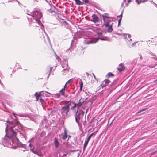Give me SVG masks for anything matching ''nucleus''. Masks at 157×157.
<instances>
[{
  "mask_svg": "<svg viewBox=\"0 0 157 157\" xmlns=\"http://www.w3.org/2000/svg\"><path fill=\"white\" fill-rule=\"evenodd\" d=\"M7 122L9 123V124H6V127L5 129L6 135L4 139H3V141L6 144L8 143L10 144H11L12 143L16 144L18 147H25V145L20 142L16 136V132L15 130H17V125H16L13 127L11 126L10 128L9 124H12L13 121H9L8 119L7 121Z\"/></svg>",
  "mask_w": 157,
  "mask_h": 157,
  "instance_id": "nucleus-1",
  "label": "nucleus"
},
{
  "mask_svg": "<svg viewBox=\"0 0 157 157\" xmlns=\"http://www.w3.org/2000/svg\"><path fill=\"white\" fill-rule=\"evenodd\" d=\"M42 15L41 13L39 10H36L33 11L32 15V17L34 20V23L36 24H37V25H36V26L38 27L41 24V23L40 19L42 17Z\"/></svg>",
  "mask_w": 157,
  "mask_h": 157,
  "instance_id": "nucleus-2",
  "label": "nucleus"
},
{
  "mask_svg": "<svg viewBox=\"0 0 157 157\" xmlns=\"http://www.w3.org/2000/svg\"><path fill=\"white\" fill-rule=\"evenodd\" d=\"M71 105V102L68 101L66 105L62 107L59 110V112L62 116L65 117L67 116L68 113L70 111L69 108Z\"/></svg>",
  "mask_w": 157,
  "mask_h": 157,
  "instance_id": "nucleus-3",
  "label": "nucleus"
},
{
  "mask_svg": "<svg viewBox=\"0 0 157 157\" xmlns=\"http://www.w3.org/2000/svg\"><path fill=\"white\" fill-rule=\"evenodd\" d=\"M84 112L82 110H78L76 112L75 114V119L77 123L79 124L82 121L83 117Z\"/></svg>",
  "mask_w": 157,
  "mask_h": 157,
  "instance_id": "nucleus-4",
  "label": "nucleus"
},
{
  "mask_svg": "<svg viewBox=\"0 0 157 157\" xmlns=\"http://www.w3.org/2000/svg\"><path fill=\"white\" fill-rule=\"evenodd\" d=\"M101 16L104 21V23L102 26L108 27L109 25V23L111 21V20L109 19L110 18L109 14L107 13H105L102 14Z\"/></svg>",
  "mask_w": 157,
  "mask_h": 157,
  "instance_id": "nucleus-5",
  "label": "nucleus"
},
{
  "mask_svg": "<svg viewBox=\"0 0 157 157\" xmlns=\"http://www.w3.org/2000/svg\"><path fill=\"white\" fill-rule=\"evenodd\" d=\"M99 38H93L90 40L86 41L85 42V43L87 44H89L91 43H95L98 41Z\"/></svg>",
  "mask_w": 157,
  "mask_h": 157,
  "instance_id": "nucleus-6",
  "label": "nucleus"
},
{
  "mask_svg": "<svg viewBox=\"0 0 157 157\" xmlns=\"http://www.w3.org/2000/svg\"><path fill=\"white\" fill-rule=\"evenodd\" d=\"M110 82V81L108 79H105L101 83L99 87H102L103 88V87L107 86Z\"/></svg>",
  "mask_w": 157,
  "mask_h": 157,
  "instance_id": "nucleus-7",
  "label": "nucleus"
},
{
  "mask_svg": "<svg viewBox=\"0 0 157 157\" xmlns=\"http://www.w3.org/2000/svg\"><path fill=\"white\" fill-rule=\"evenodd\" d=\"M92 17L93 18L92 19L90 20L91 22H93L94 23L98 22L99 21L98 17L95 14H93Z\"/></svg>",
  "mask_w": 157,
  "mask_h": 157,
  "instance_id": "nucleus-8",
  "label": "nucleus"
},
{
  "mask_svg": "<svg viewBox=\"0 0 157 157\" xmlns=\"http://www.w3.org/2000/svg\"><path fill=\"white\" fill-rule=\"evenodd\" d=\"M54 144L55 148H57L59 147V143L58 140L57 138L56 137L54 138Z\"/></svg>",
  "mask_w": 157,
  "mask_h": 157,
  "instance_id": "nucleus-9",
  "label": "nucleus"
},
{
  "mask_svg": "<svg viewBox=\"0 0 157 157\" xmlns=\"http://www.w3.org/2000/svg\"><path fill=\"white\" fill-rule=\"evenodd\" d=\"M44 32L45 35V36H44L43 37L44 41L45 42H48V43H50V40L49 37L46 33L44 31Z\"/></svg>",
  "mask_w": 157,
  "mask_h": 157,
  "instance_id": "nucleus-10",
  "label": "nucleus"
},
{
  "mask_svg": "<svg viewBox=\"0 0 157 157\" xmlns=\"http://www.w3.org/2000/svg\"><path fill=\"white\" fill-rule=\"evenodd\" d=\"M65 62L66 63V65L65 66H62V68H64L65 67V68L63 69V70L62 71L63 72L64 71H65L66 73H67L68 72V71L67 70V67H68V63L67 62L66 60H65Z\"/></svg>",
  "mask_w": 157,
  "mask_h": 157,
  "instance_id": "nucleus-11",
  "label": "nucleus"
},
{
  "mask_svg": "<svg viewBox=\"0 0 157 157\" xmlns=\"http://www.w3.org/2000/svg\"><path fill=\"white\" fill-rule=\"evenodd\" d=\"M84 102V101L83 100V99L82 100L81 99H80L79 100V102L77 104V107H78V108H79L83 104Z\"/></svg>",
  "mask_w": 157,
  "mask_h": 157,
  "instance_id": "nucleus-12",
  "label": "nucleus"
},
{
  "mask_svg": "<svg viewBox=\"0 0 157 157\" xmlns=\"http://www.w3.org/2000/svg\"><path fill=\"white\" fill-rule=\"evenodd\" d=\"M136 2L138 4H140L141 2H144L147 1V0H135ZM131 1V0H128V3H130Z\"/></svg>",
  "mask_w": 157,
  "mask_h": 157,
  "instance_id": "nucleus-13",
  "label": "nucleus"
},
{
  "mask_svg": "<svg viewBox=\"0 0 157 157\" xmlns=\"http://www.w3.org/2000/svg\"><path fill=\"white\" fill-rule=\"evenodd\" d=\"M112 23L111 25H110V23H109V25L108 27V28L107 29V31L108 32H111L113 31V29L112 27Z\"/></svg>",
  "mask_w": 157,
  "mask_h": 157,
  "instance_id": "nucleus-14",
  "label": "nucleus"
},
{
  "mask_svg": "<svg viewBox=\"0 0 157 157\" xmlns=\"http://www.w3.org/2000/svg\"><path fill=\"white\" fill-rule=\"evenodd\" d=\"M64 131V134L63 135L62 137V138L63 140H65L66 139L68 136L66 130L65 129Z\"/></svg>",
  "mask_w": 157,
  "mask_h": 157,
  "instance_id": "nucleus-15",
  "label": "nucleus"
},
{
  "mask_svg": "<svg viewBox=\"0 0 157 157\" xmlns=\"http://www.w3.org/2000/svg\"><path fill=\"white\" fill-rule=\"evenodd\" d=\"M120 66L121 67V68H118V70L120 72H121L125 68V67L123 65V64L122 63H121L119 64Z\"/></svg>",
  "mask_w": 157,
  "mask_h": 157,
  "instance_id": "nucleus-16",
  "label": "nucleus"
},
{
  "mask_svg": "<svg viewBox=\"0 0 157 157\" xmlns=\"http://www.w3.org/2000/svg\"><path fill=\"white\" fill-rule=\"evenodd\" d=\"M35 96H36V101H38L39 99V98L40 97L41 94H37V93L36 92L35 94Z\"/></svg>",
  "mask_w": 157,
  "mask_h": 157,
  "instance_id": "nucleus-17",
  "label": "nucleus"
},
{
  "mask_svg": "<svg viewBox=\"0 0 157 157\" xmlns=\"http://www.w3.org/2000/svg\"><path fill=\"white\" fill-rule=\"evenodd\" d=\"M99 39H100L101 40H102L108 41L109 40V39L107 37H101V38H100V37H99Z\"/></svg>",
  "mask_w": 157,
  "mask_h": 157,
  "instance_id": "nucleus-18",
  "label": "nucleus"
},
{
  "mask_svg": "<svg viewBox=\"0 0 157 157\" xmlns=\"http://www.w3.org/2000/svg\"><path fill=\"white\" fill-rule=\"evenodd\" d=\"M89 141H87V140L85 141L84 142V144L83 146V150H84V149L86 148L88 144V143Z\"/></svg>",
  "mask_w": 157,
  "mask_h": 157,
  "instance_id": "nucleus-19",
  "label": "nucleus"
},
{
  "mask_svg": "<svg viewBox=\"0 0 157 157\" xmlns=\"http://www.w3.org/2000/svg\"><path fill=\"white\" fill-rule=\"evenodd\" d=\"M62 24L66 28H67L68 26V24L65 21H63L62 22Z\"/></svg>",
  "mask_w": 157,
  "mask_h": 157,
  "instance_id": "nucleus-20",
  "label": "nucleus"
},
{
  "mask_svg": "<svg viewBox=\"0 0 157 157\" xmlns=\"http://www.w3.org/2000/svg\"><path fill=\"white\" fill-rule=\"evenodd\" d=\"M25 11L26 12L27 14L30 16L32 17V13L29 11L27 10L26 11Z\"/></svg>",
  "mask_w": 157,
  "mask_h": 157,
  "instance_id": "nucleus-21",
  "label": "nucleus"
},
{
  "mask_svg": "<svg viewBox=\"0 0 157 157\" xmlns=\"http://www.w3.org/2000/svg\"><path fill=\"white\" fill-rule=\"evenodd\" d=\"M39 100L40 101V103L41 104V105L43 106V105H44L45 104V102L44 100H43L41 98H40L39 99Z\"/></svg>",
  "mask_w": 157,
  "mask_h": 157,
  "instance_id": "nucleus-22",
  "label": "nucleus"
},
{
  "mask_svg": "<svg viewBox=\"0 0 157 157\" xmlns=\"http://www.w3.org/2000/svg\"><path fill=\"white\" fill-rule=\"evenodd\" d=\"M64 88H62L59 92V93H62V95H64Z\"/></svg>",
  "mask_w": 157,
  "mask_h": 157,
  "instance_id": "nucleus-23",
  "label": "nucleus"
},
{
  "mask_svg": "<svg viewBox=\"0 0 157 157\" xmlns=\"http://www.w3.org/2000/svg\"><path fill=\"white\" fill-rule=\"evenodd\" d=\"M76 3L78 5H81L82 4V3L81 1L79 0H74Z\"/></svg>",
  "mask_w": 157,
  "mask_h": 157,
  "instance_id": "nucleus-24",
  "label": "nucleus"
},
{
  "mask_svg": "<svg viewBox=\"0 0 157 157\" xmlns=\"http://www.w3.org/2000/svg\"><path fill=\"white\" fill-rule=\"evenodd\" d=\"M13 114L14 115V117H15V120H16L17 123H18V122H19V121H18V117L16 116V114L14 113H13Z\"/></svg>",
  "mask_w": 157,
  "mask_h": 157,
  "instance_id": "nucleus-25",
  "label": "nucleus"
},
{
  "mask_svg": "<svg viewBox=\"0 0 157 157\" xmlns=\"http://www.w3.org/2000/svg\"><path fill=\"white\" fill-rule=\"evenodd\" d=\"M74 104V106H73L71 108V109L72 110H74L76 108V107L77 106V105L76 103H73Z\"/></svg>",
  "mask_w": 157,
  "mask_h": 157,
  "instance_id": "nucleus-26",
  "label": "nucleus"
},
{
  "mask_svg": "<svg viewBox=\"0 0 157 157\" xmlns=\"http://www.w3.org/2000/svg\"><path fill=\"white\" fill-rule=\"evenodd\" d=\"M79 84L80 85V90H81L83 86V82L81 80V81Z\"/></svg>",
  "mask_w": 157,
  "mask_h": 157,
  "instance_id": "nucleus-27",
  "label": "nucleus"
},
{
  "mask_svg": "<svg viewBox=\"0 0 157 157\" xmlns=\"http://www.w3.org/2000/svg\"><path fill=\"white\" fill-rule=\"evenodd\" d=\"M49 12L50 13H51V14H52L53 15H54L56 14V12L55 11L52 10H49Z\"/></svg>",
  "mask_w": 157,
  "mask_h": 157,
  "instance_id": "nucleus-28",
  "label": "nucleus"
},
{
  "mask_svg": "<svg viewBox=\"0 0 157 157\" xmlns=\"http://www.w3.org/2000/svg\"><path fill=\"white\" fill-rule=\"evenodd\" d=\"M94 134V133H92L91 134H90L89 136L88 137V138L87 140V141H89L90 138L91 137V136Z\"/></svg>",
  "mask_w": 157,
  "mask_h": 157,
  "instance_id": "nucleus-29",
  "label": "nucleus"
},
{
  "mask_svg": "<svg viewBox=\"0 0 157 157\" xmlns=\"http://www.w3.org/2000/svg\"><path fill=\"white\" fill-rule=\"evenodd\" d=\"M107 75L108 76L110 77L111 76H113L114 75L111 72H109L107 74Z\"/></svg>",
  "mask_w": 157,
  "mask_h": 157,
  "instance_id": "nucleus-30",
  "label": "nucleus"
},
{
  "mask_svg": "<svg viewBox=\"0 0 157 157\" xmlns=\"http://www.w3.org/2000/svg\"><path fill=\"white\" fill-rule=\"evenodd\" d=\"M52 67H48L47 68V69L48 70V71H50V73H49V74L48 75V77L49 76V75L51 71H52Z\"/></svg>",
  "mask_w": 157,
  "mask_h": 157,
  "instance_id": "nucleus-31",
  "label": "nucleus"
},
{
  "mask_svg": "<svg viewBox=\"0 0 157 157\" xmlns=\"http://www.w3.org/2000/svg\"><path fill=\"white\" fill-rule=\"evenodd\" d=\"M16 115L17 116H20V117H24V114H16Z\"/></svg>",
  "mask_w": 157,
  "mask_h": 157,
  "instance_id": "nucleus-32",
  "label": "nucleus"
},
{
  "mask_svg": "<svg viewBox=\"0 0 157 157\" xmlns=\"http://www.w3.org/2000/svg\"><path fill=\"white\" fill-rule=\"evenodd\" d=\"M121 19H122V17H121V18H120V19L118 20V26L119 25L120 23V22L121 21Z\"/></svg>",
  "mask_w": 157,
  "mask_h": 157,
  "instance_id": "nucleus-33",
  "label": "nucleus"
},
{
  "mask_svg": "<svg viewBox=\"0 0 157 157\" xmlns=\"http://www.w3.org/2000/svg\"><path fill=\"white\" fill-rule=\"evenodd\" d=\"M85 3H89V0H82Z\"/></svg>",
  "mask_w": 157,
  "mask_h": 157,
  "instance_id": "nucleus-34",
  "label": "nucleus"
},
{
  "mask_svg": "<svg viewBox=\"0 0 157 157\" xmlns=\"http://www.w3.org/2000/svg\"><path fill=\"white\" fill-rule=\"evenodd\" d=\"M55 96L56 97H57L58 98H59V97L60 95L59 94H55Z\"/></svg>",
  "mask_w": 157,
  "mask_h": 157,
  "instance_id": "nucleus-35",
  "label": "nucleus"
},
{
  "mask_svg": "<svg viewBox=\"0 0 157 157\" xmlns=\"http://www.w3.org/2000/svg\"><path fill=\"white\" fill-rule=\"evenodd\" d=\"M56 58L58 61H59V59H60L59 57H58V56H56Z\"/></svg>",
  "mask_w": 157,
  "mask_h": 157,
  "instance_id": "nucleus-36",
  "label": "nucleus"
},
{
  "mask_svg": "<svg viewBox=\"0 0 157 157\" xmlns=\"http://www.w3.org/2000/svg\"><path fill=\"white\" fill-rule=\"evenodd\" d=\"M154 39L155 40V41H154V42H157V37H154Z\"/></svg>",
  "mask_w": 157,
  "mask_h": 157,
  "instance_id": "nucleus-37",
  "label": "nucleus"
},
{
  "mask_svg": "<svg viewBox=\"0 0 157 157\" xmlns=\"http://www.w3.org/2000/svg\"><path fill=\"white\" fill-rule=\"evenodd\" d=\"M72 81V79H70L66 83L67 84L68 83H69L70 82H71V81Z\"/></svg>",
  "mask_w": 157,
  "mask_h": 157,
  "instance_id": "nucleus-38",
  "label": "nucleus"
},
{
  "mask_svg": "<svg viewBox=\"0 0 157 157\" xmlns=\"http://www.w3.org/2000/svg\"><path fill=\"white\" fill-rule=\"evenodd\" d=\"M37 155H39V156H43L41 154V153H40V154H39V153H37Z\"/></svg>",
  "mask_w": 157,
  "mask_h": 157,
  "instance_id": "nucleus-39",
  "label": "nucleus"
},
{
  "mask_svg": "<svg viewBox=\"0 0 157 157\" xmlns=\"http://www.w3.org/2000/svg\"><path fill=\"white\" fill-rule=\"evenodd\" d=\"M126 35H127L128 36V37L129 38H130L131 37V36L129 34H127Z\"/></svg>",
  "mask_w": 157,
  "mask_h": 157,
  "instance_id": "nucleus-40",
  "label": "nucleus"
},
{
  "mask_svg": "<svg viewBox=\"0 0 157 157\" xmlns=\"http://www.w3.org/2000/svg\"><path fill=\"white\" fill-rule=\"evenodd\" d=\"M16 66L17 67H18V68H19V65H18V63H17L16 64Z\"/></svg>",
  "mask_w": 157,
  "mask_h": 157,
  "instance_id": "nucleus-41",
  "label": "nucleus"
},
{
  "mask_svg": "<svg viewBox=\"0 0 157 157\" xmlns=\"http://www.w3.org/2000/svg\"><path fill=\"white\" fill-rule=\"evenodd\" d=\"M136 42H135L132 43V46H135V44H136Z\"/></svg>",
  "mask_w": 157,
  "mask_h": 157,
  "instance_id": "nucleus-42",
  "label": "nucleus"
},
{
  "mask_svg": "<svg viewBox=\"0 0 157 157\" xmlns=\"http://www.w3.org/2000/svg\"><path fill=\"white\" fill-rule=\"evenodd\" d=\"M44 27L43 26V25H42L41 27V29H42L43 30V29H44Z\"/></svg>",
  "mask_w": 157,
  "mask_h": 157,
  "instance_id": "nucleus-43",
  "label": "nucleus"
},
{
  "mask_svg": "<svg viewBox=\"0 0 157 157\" xmlns=\"http://www.w3.org/2000/svg\"><path fill=\"white\" fill-rule=\"evenodd\" d=\"M66 84H67V83H66V84H65V85H64V87L63 88H64L65 90V88L66 87Z\"/></svg>",
  "mask_w": 157,
  "mask_h": 157,
  "instance_id": "nucleus-44",
  "label": "nucleus"
},
{
  "mask_svg": "<svg viewBox=\"0 0 157 157\" xmlns=\"http://www.w3.org/2000/svg\"><path fill=\"white\" fill-rule=\"evenodd\" d=\"M155 83L157 84V79L155 81Z\"/></svg>",
  "mask_w": 157,
  "mask_h": 157,
  "instance_id": "nucleus-45",
  "label": "nucleus"
},
{
  "mask_svg": "<svg viewBox=\"0 0 157 157\" xmlns=\"http://www.w3.org/2000/svg\"><path fill=\"white\" fill-rule=\"evenodd\" d=\"M145 109H143L142 110H141V111H140L139 112H138V113H140V112L142 111H144V110H145Z\"/></svg>",
  "mask_w": 157,
  "mask_h": 157,
  "instance_id": "nucleus-46",
  "label": "nucleus"
},
{
  "mask_svg": "<svg viewBox=\"0 0 157 157\" xmlns=\"http://www.w3.org/2000/svg\"><path fill=\"white\" fill-rule=\"evenodd\" d=\"M93 74L94 75V78L96 79V77H95V75H94V73H93Z\"/></svg>",
  "mask_w": 157,
  "mask_h": 157,
  "instance_id": "nucleus-47",
  "label": "nucleus"
},
{
  "mask_svg": "<svg viewBox=\"0 0 157 157\" xmlns=\"http://www.w3.org/2000/svg\"><path fill=\"white\" fill-rule=\"evenodd\" d=\"M103 94V92L101 93V94L100 95V96L101 97L102 95Z\"/></svg>",
  "mask_w": 157,
  "mask_h": 157,
  "instance_id": "nucleus-48",
  "label": "nucleus"
},
{
  "mask_svg": "<svg viewBox=\"0 0 157 157\" xmlns=\"http://www.w3.org/2000/svg\"><path fill=\"white\" fill-rule=\"evenodd\" d=\"M64 97H67L68 96L67 95V94H66V95H65L64 94Z\"/></svg>",
  "mask_w": 157,
  "mask_h": 157,
  "instance_id": "nucleus-49",
  "label": "nucleus"
},
{
  "mask_svg": "<svg viewBox=\"0 0 157 157\" xmlns=\"http://www.w3.org/2000/svg\"><path fill=\"white\" fill-rule=\"evenodd\" d=\"M29 146L30 147H32V146H31V144H29Z\"/></svg>",
  "mask_w": 157,
  "mask_h": 157,
  "instance_id": "nucleus-50",
  "label": "nucleus"
},
{
  "mask_svg": "<svg viewBox=\"0 0 157 157\" xmlns=\"http://www.w3.org/2000/svg\"><path fill=\"white\" fill-rule=\"evenodd\" d=\"M128 40L130 42V41H132V39H130L129 40Z\"/></svg>",
  "mask_w": 157,
  "mask_h": 157,
  "instance_id": "nucleus-51",
  "label": "nucleus"
},
{
  "mask_svg": "<svg viewBox=\"0 0 157 157\" xmlns=\"http://www.w3.org/2000/svg\"><path fill=\"white\" fill-rule=\"evenodd\" d=\"M97 132V131H95L94 132H93V133H94H94H96Z\"/></svg>",
  "mask_w": 157,
  "mask_h": 157,
  "instance_id": "nucleus-52",
  "label": "nucleus"
},
{
  "mask_svg": "<svg viewBox=\"0 0 157 157\" xmlns=\"http://www.w3.org/2000/svg\"><path fill=\"white\" fill-rule=\"evenodd\" d=\"M94 119H92L91 120V122H92L93 121Z\"/></svg>",
  "mask_w": 157,
  "mask_h": 157,
  "instance_id": "nucleus-53",
  "label": "nucleus"
},
{
  "mask_svg": "<svg viewBox=\"0 0 157 157\" xmlns=\"http://www.w3.org/2000/svg\"><path fill=\"white\" fill-rule=\"evenodd\" d=\"M45 92L47 93H48V94H50V93H48V92H47L46 91Z\"/></svg>",
  "mask_w": 157,
  "mask_h": 157,
  "instance_id": "nucleus-54",
  "label": "nucleus"
},
{
  "mask_svg": "<svg viewBox=\"0 0 157 157\" xmlns=\"http://www.w3.org/2000/svg\"><path fill=\"white\" fill-rule=\"evenodd\" d=\"M12 117H12V116H10V118H12Z\"/></svg>",
  "mask_w": 157,
  "mask_h": 157,
  "instance_id": "nucleus-55",
  "label": "nucleus"
},
{
  "mask_svg": "<svg viewBox=\"0 0 157 157\" xmlns=\"http://www.w3.org/2000/svg\"><path fill=\"white\" fill-rule=\"evenodd\" d=\"M123 3H122V6H123Z\"/></svg>",
  "mask_w": 157,
  "mask_h": 157,
  "instance_id": "nucleus-56",
  "label": "nucleus"
},
{
  "mask_svg": "<svg viewBox=\"0 0 157 157\" xmlns=\"http://www.w3.org/2000/svg\"><path fill=\"white\" fill-rule=\"evenodd\" d=\"M0 120L1 121H3V120H2L1 119H0Z\"/></svg>",
  "mask_w": 157,
  "mask_h": 157,
  "instance_id": "nucleus-57",
  "label": "nucleus"
},
{
  "mask_svg": "<svg viewBox=\"0 0 157 157\" xmlns=\"http://www.w3.org/2000/svg\"><path fill=\"white\" fill-rule=\"evenodd\" d=\"M27 18H28V20L29 21V17H27Z\"/></svg>",
  "mask_w": 157,
  "mask_h": 157,
  "instance_id": "nucleus-58",
  "label": "nucleus"
},
{
  "mask_svg": "<svg viewBox=\"0 0 157 157\" xmlns=\"http://www.w3.org/2000/svg\"><path fill=\"white\" fill-rule=\"evenodd\" d=\"M16 18H17V17H14V19H15Z\"/></svg>",
  "mask_w": 157,
  "mask_h": 157,
  "instance_id": "nucleus-59",
  "label": "nucleus"
},
{
  "mask_svg": "<svg viewBox=\"0 0 157 157\" xmlns=\"http://www.w3.org/2000/svg\"><path fill=\"white\" fill-rule=\"evenodd\" d=\"M88 110V109H87L86 112H87V111Z\"/></svg>",
  "mask_w": 157,
  "mask_h": 157,
  "instance_id": "nucleus-60",
  "label": "nucleus"
},
{
  "mask_svg": "<svg viewBox=\"0 0 157 157\" xmlns=\"http://www.w3.org/2000/svg\"><path fill=\"white\" fill-rule=\"evenodd\" d=\"M63 74L65 75L66 74H64V72Z\"/></svg>",
  "mask_w": 157,
  "mask_h": 157,
  "instance_id": "nucleus-61",
  "label": "nucleus"
},
{
  "mask_svg": "<svg viewBox=\"0 0 157 157\" xmlns=\"http://www.w3.org/2000/svg\"><path fill=\"white\" fill-rule=\"evenodd\" d=\"M1 82V81L0 80V83Z\"/></svg>",
  "mask_w": 157,
  "mask_h": 157,
  "instance_id": "nucleus-62",
  "label": "nucleus"
},
{
  "mask_svg": "<svg viewBox=\"0 0 157 157\" xmlns=\"http://www.w3.org/2000/svg\"><path fill=\"white\" fill-rule=\"evenodd\" d=\"M154 67L153 66L151 67Z\"/></svg>",
  "mask_w": 157,
  "mask_h": 157,
  "instance_id": "nucleus-63",
  "label": "nucleus"
},
{
  "mask_svg": "<svg viewBox=\"0 0 157 157\" xmlns=\"http://www.w3.org/2000/svg\"><path fill=\"white\" fill-rule=\"evenodd\" d=\"M156 152H157V150L156 151Z\"/></svg>",
  "mask_w": 157,
  "mask_h": 157,
  "instance_id": "nucleus-64",
  "label": "nucleus"
}]
</instances>
